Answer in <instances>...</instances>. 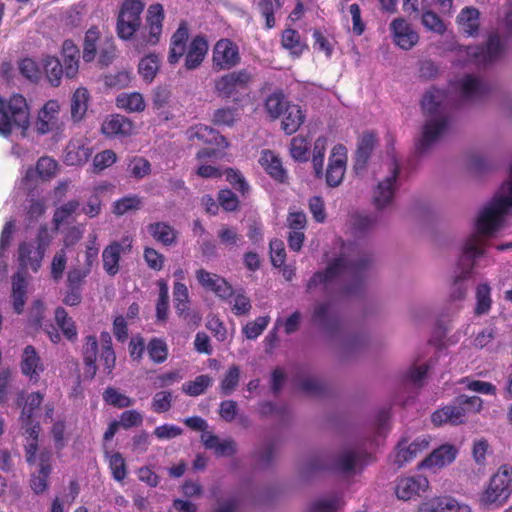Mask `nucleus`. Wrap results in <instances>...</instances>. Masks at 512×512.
I'll use <instances>...</instances> for the list:
<instances>
[{
  "instance_id": "16",
  "label": "nucleus",
  "mask_w": 512,
  "mask_h": 512,
  "mask_svg": "<svg viewBox=\"0 0 512 512\" xmlns=\"http://www.w3.org/2000/svg\"><path fill=\"white\" fill-rule=\"evenodd\" d=\"M389 30L393 43L402 50L412 49L419 41L417 30L403 17L393 19Z\"/></svg>"
},
{
  "instance_id": "55",
  "label": "nucleus",
  "mask_w": 512,
  "mask_h": 512,
  "mask_svg": "<svg viewBox=\"0 0 512 512\" xmlns=\"http://www.w3.org/2000/svg\"><path fill=\"white\" fill-rule=\"evenodd\" d=\"M286 105L284 95L279 91L273 92L265 100V110L272 119L278 118Z\"/></svg>"
},
{
  "instance_id": "10",
  "label": "nucleus",
  "mask_w": 512,
  "mask_h": 512,
  "mask_svg": "<svg viewBox=\"0 0 512 512\" xmlns=\"http://www.w3.org/2000/svg\"><path fill=\"white\" fill-rule=\"evenodd\" d=\"M165 14L161 4H152L148 7L145 27L143 31L135 37L133 47L141 52L148 46H154L159 43Z\"/></svg>"
},
{
  "instance_id": "2",
  "label": "nucleus",
  "mask_w": 512,
  "mask_h": 512,
  "mask_svg": "<svg viewBox=\"0 0 512 512\" xmlns=\"http://www.w3.org/2000/svg\"><path fill=\"white\" fill-rule=\"evenodd\" d=\"M369 262L367 255L354 245H343L340 257L331 262L326 271L316 273L308 283V288L313 289L318 285L329 288L340 284L343 293L352 294L360 285L364 268Z\"/></svg>"
},
{
  "instance_id": "33",
  "label": "nucleus",
  "mask_w": 512,
  "mask_h": 512,
  "mask_svg": "<svg viewBox=\"0 0 512 512\" xmlns=\"http://www.w3.org/2000/svg\"><path fill=\"white\" fill-rule=\"evenodd\" d=\"M115 103L127 113H141L146 108L145 98L139 92H122L116 97Z\"/></svg>"
},
{
  "instance_id": "26",
  "label": "nucleus",
  "mask_w": 512,
  "mask_h": 512,
  "mask_svg": "<svg viewBox=\"0 0 512 512\" xmlns=\"http://www.w3.org/2000/svg\"><path fill=\"white\" fill-rule=\"evenodd\" d=\"M131 248V240L126 237L123 241L113 242L107 246L102 253L103 268L105 272L111 276L119 271V260L121 253Z\"/></svg>"
},
{
  "instance_id": "49",
  "label": "nucleus",
  "mask_w": 512,
  "mask_h": 512,
  "mask_svg": "<svg viewBox=\"0 0 512 512\" xmlns=\"http://www.w3.org/2000/svg\"><path fill=\"white\" fill-rule=\"evenodd\" d=\"M97 339L94 336H88L84 344V362L86 365V374L93 377L96 373L97 359Z\"/></svg>"
},
{
  "instance_id": "64",
  "label": "nucleus",
  "mask_w": 512,
  "mask_h": 512,
  "mask_svg": "<svg viewBox=\"0 0 512 512\" xmlns=\"http://www.w3.org/2000/svg\"><path fill=\"white\" fill-rule=\"evenodd\" d=\"M341 503L337 494L323 497L316 501L312 506V512H336Z\"/></svg>"
},
{
  "instance_id": "57",
  "label": "nucleus",
  "mask_w": 512,
  "mask_h": 512,
  "mask_svg": "<svg viewBox=\"0 0 512 512\" xmlns=\"http://www.w3.org/2000/svg\"><path fill=\"white\" fill-rule=\"evenodd\" d=\"M106 457L109 462L113 478L122 481L126 477V465L123 456L118 452H107Z\"/></svg>"
},
{
  "instance_id": "47",
  "label": "nucleus",
  "mask_w": 512,
  "mask_h": 512,
  "mask_svg": "<svg viewBox=\"0 0 512 512\" xmlns=\"http://www.w3.org/2000/svg\"><path fill=\"white\" fill-rule=\"evenodd\" d=\"M458 89L463 97L470 99L481 95L485 87L478 78L468 75L458 81Z\"/></svg>"
},
{
  "instance_id": "40",
  "label": "nucleus",
  "mask_w": 512,
  "mask_h": 512,
  "mask_svg": "<svg viewBox=\"0 0 512 512\" xmlns=\"http://www.w3.org/2000/svg\"><path fill=\"white\" fill-rule=\"evenodd\" d=\"M42 66L48 82L52 86L58 87L64 75V69L60 60L57 57L47 55L42 59Z\"/></svg>"
},
{
  "instance_id": "59",
  "label": "nucleus",
  "mask_w": 512,
  "mask_h": 512,
  "mask_svg": "<svg viewBox=\"0 0 512 512\" xmlns=\"http://www.w3.org/2000/svg\"><path fill=\"white\" fill-rule=\"evenodd\" d=\"M67 260L65 248H61L54 254L50 265L51 277L54 281H59L62 278L66 269Z\"/></svg>"
},
{
  "instance_id": "60",
  "label": "nucleus",
  "mask_w": 512,
  "mask_h": 512,
  "mask_svg": "<svg viewBox=\"0 0 512 512\" xmlns=\"http://www.w3.org/2000/svg\"><path fill=\"white\" fill-rule=\"evenodd\" d=\"M491 289L488 284H480L476 288V308L475 311L478 315L485 314L489 311L491 306Z\"/></svg>"
},
{
  "instance_id": "12",
  "label": "nucleus",
  "mask_w": 512,
  "mask_h": 512,
  "mask_svg": "<svg viewBox=\"0 0 512 512\" xmlns=\"http://www.w3.org/2000/svg\"><path fill=\"white\" fill-rule=\"evenodd\" d=\"M251 74L243 69L222 75L214 80L215 93L221 98H235L247 89Z\"/></svg>"
},
{
  "instance_id": "44",
  "label": "nucleus",
  "mask_w": 512,
  "mask_h": 512,
  "mask_svg": "<svg viewBox=\"0 0 512 512\" xmlns=\"http://www.w3.org/2000/svg\"><path fill=\"white\" fill-rule=\"evenodd\" d=\"M148 233L163 245H171L176 239V232L170 225L157 222L147 226Z\"/></svg>"
},
{
  "instance_id": "38",
  "label": "nucleus",
  "mask_w": 512,
  "mask_h": 512,
  "mask_svg": "<svg viewBox=\"0 0 512 512\" xmlns=\"http://www.w3.org/2000/svg\"><path fill=\"white\" fill-rule=\"evenodd\" d=\"M58 170L57 162L50 157H42L38 160L36 169L29 168L26 171L24 179L26 181L33 180L37 175L42 180H47L54 177Z\"/></svg>"
},
{
  "instance_id": "62",
  "label": "nucleus",
  "mask_w": 512,
  "mask_h": 512,
  "mask_svg": "<svg viewBox=\"0 0 512 512\" xmlns=\"http://www.w3.org/2000/svg\"><path fill=\"white\" fill-rule=\"evenodd\" d=\"M212 379L207 375H200L193 381L186 382L183 385V391L190 396H198L202 394L210 385Z\"/></svg>"
},
{
  "instance_id": "58",
  "label": "nucleus",
  "mask_w": 512,
  "mask_h": 512,
  "mask_svg": "<svg viewBox=\"0 0 512 512\" xmlns=\"http://www.w3.org/2000/svg\"><path fill=\"white\" fill-rule=\"evenodd\" d=\"M174 305L179 315L188 310L189 293L188 288L181 282H175L173 289Z\"/></svg>"
},
{
  "instance_id": "27",
  "label": "nucleus",
  "mask_w": 512,
  "mask_h": 512,
  "mask_svg": "<svg viewBox=\"0 0 512 512\" xmlns=\"http://www.w3.org/2000/svg\"><path fill=\"white\" fill-rule=\"evenodd\" d=\"M51 458L52 455L48 451H42L39 454L36 452L35 461L30 463V465H38L39 471L38 475L33 474L31 479V488L37 494L44 492L47 489V479L51 472Z\"/></svg>"
},
{
  "instance_id": "13",
  "label": "nucleus",
  "mask_w": 512,
  "mask_h": 512,
  "mask_svg": "<svg viewBox=\"0 0 512 512\" xmlns=\"http://www.w3.org/2000/svg\"><path fill=\"white\" fill-rule=\"evenodd\" d=\"M430 489L426 476L413 475L399 477L395 481V495L399 500L411 501L422 497Z\"/></svg>"
},
{
  "instance_id": "37",
  "label": "nucleus",
  "mask_w": 512,
  "mask_h": 512,
  "mask_svg": "<svg viewBox=\"0 0 512 512\" xmlns=\"http://www.w3.org/2000/svg\"><path fill=\"white\" fill-rule=\"evenodd\" d=\"M305 114L296 104H287L282 120V129L288 135L295 133L304 122Z\"/></svg>"
},
{
  "instance_id": "18",
  "label": "nucleus",
  "mask_w": 512,
  "mask_h": 512,
  "mask_svg": "<svg viewBox=\"0 0 512 512\" xmlns=\"http://www.w3.org/2000/svg\"><path fill=\"white\" fill-rule=\"evenodd\" d=\"M504 51V43L497 35L489 37L486 47H465L460 48V53H465L469 61L476 62L477 64H487L499 56Z\"/></svg>"
},
{
  "instance_id": "35",
  "label": "nucleus",
  "mask_w": 512,
  "mask_h": 512,
  "mask_svg": "<svg viewBox=\"0 0 512 512\" xmlns=\"http://www.w3.org/2000/svg\"><path fill=\"white\" fill-rule=\"evenodd\" d=\"M262 168L275 180L284 181L286 171L283 168L281 159L270 150H263L259 158Z\"/></svg>"
},
{
  "instance_id": "45",
  "label": "nucleus",
  "mask_w": 512,
  "mask_h": 512,
  "mask_svg": "<svg viewBox=\"0 0 512 512\" xmlns=\"http://www.w3.org/2000/svg\"><path fill=\"white\" fill-rule=\"evenodd\" d=\"M376 218L367 213H355L350 216L349 229L354 235H360L368 232L376 224Z\"/></svg>"
},
{
  "instance_id": "1",
  "label": "nucleus",
  "mask_w": 512,
  "mask_h": 512,
  "mask_svg": "<svg viewBox=\"0 0 512 512\" xmlns=\"http://www.w3.org/2000/svg\"><path fill=\"white\" fill-rule=\"evenodd\" d=\"M512 210V166L509 178L503 183L492 201L479 213L474 232L467 238L463 245V254L472 261L471 267L461 269L453 280L452 297L461 299L466 288L463 280L468 279L476 265V259L485 255L487 238L492 237L501 227L503 216Z\"/></svg>"
},
{
  "instance_id": "15",
  "label": "nucleus",
  "mask_w": 512,
  "mask_h": 512,
  "mask_svg": "<svg viewBox=\"0 0 512 512\" xmlns=\"http://www.w3.org/2000/svg\"><path fill=\"white\" fill-rule=\"evenodd\" d=\"M239 48L232 40L223 38L216 42L212 52L213 66L217 70H229L240 63Z\"/></svg>"
},
{
  "instance_id": "50",
  "label": "nucleus",
  "mask_w": 512,
  "mask_h": 512,
  "mask_svg": "<svg viewBox=\"0 0 512 512\" xmlns=\"http://www.w3.org/2000/svg\"><path fill=\"white\" fill-rule=\"evenodd\" d=\"M113 213L122 216L126 213L137 211L142 207V200L137 195L123 197L113 203Z\"/></svg>"
},
{
  "instance_id": "61",
  "label": "nucleus",
  "mask_w": 512,
  "mask_h": 512,
  "mask_svg": "<svg viewBox=\"0 0 512 512\" xmlns=\"http://www.w3.org/2000/svg\"><path fill=\"white\" fill-rule=\"evenodd\" d=\"M270 322L269 316H260L254 321L248 322L242 329L247 339H256L262 334Z\"/></svg>"
},
{
  "instance_id": "21",
  "label": "nucleus",
  "mask_w": 512,
  "mask_h": 512,
  "mask_svg": "<svg viewBox=\"0 0 512 512\" xmlns=\"http://www.w3.org/2000/svg\"><path fill=\"white\" fill-rule=\"evenodd\" d=\"M346 162V147L341 144L335 145L329 158V165L326 173V181L329 186L336 187L342 182L346 171Z\"/></svg>"
},
{
  "instance_id": "23",
  "label": "nucleus",
  "mask_w": 512,
  "mask_h": 512,
  "mask_svg": "<svg viewBox=\"0 0 512 512\" xmlns=\"http://www.w3.org/2000/svg\"><path fill=\"white\" fill-rule=\"evenodd\" d=\"M196 279L206 290L213 292L217 297L228 300L233 294L232 286L221 276L204 269L196 271Z\"/></svg>"
},
{
  "instance_id": "42",
  "label": "nucleus",
  "mask_w": 512,
  "mask_h": 512,
  "mask_svg": "<svg viewBox=\"0 0 512 512\" xmlns=\"http://www.w3.org/2000/svg\"><path fill=\"white\" fill-rule=\"evenodd\" d=\"M160 68V58L155 53L144 56L138 65V72L146 83H151Z\"/></svg>"
},
{
  "instance_id": "36",
  "label": "nucleus",
  "mask_w": 512,
  "mask_h": 512,
  "mask_svg": "<svg viewBox=\"0 0 512 512\" xmlns=\"http://www.w3.org/2000/svg\"><path fill=\"white\" fill-rule=\"evenodd\" d=\"M479 11L474 7L463 8L457 16L460 30L467 36H476L479 30Z\"/></svg>"
},
{
  "instance_id": "39",
  "label": "nucleus",
  "mask_w": 512,
  "mask_h": 512,
  "mask_svg": "<svg viewBox=\"0 0 512 512\" xmlns=\"http://www.w3.org/2000/svg\"><path fill=\"white\" fill-rule=\"evenodd\" d=\"M28 279L23 272H18L12 279V297L14 310L21 313L26 301Z\"/></svg>"
},
{
  "instance_id": "8",
  "label": "nucleus",
  "mask_w": 512,
  "mask_h": 512,
  "mask_svg": "<svg viewBox=\"0 0 512 512\" xmlns=\"http://www.w3.org/2000/svg\"><path fill=\"white\" fill-rule=\"evenodd\" d=\"M52 235L46 227H41L34 241H23L18 248V261L21 269L37 272L45 252L52 242Z\"/></svg>"
},
{
  "instance_id": "24",
  "label": "nucleus",
  "mask_w": 512,
  "mask_h": 512,
  "mask_svg": "<svg viewBox=\"0 0 512 512\" xmlns=\"http://www.w3.org/2000/svg\"><path fill=\"white\" fill-rule=\"evenodd\" d=\"M101 131L110 138H125L134 133L135 125L132 120L124 115L112 114L104 119Z\"/></svg>"
},
{
  "instance_id": "48",
  "label": "nucleus",
  "mask_w": 512,
  "mask_h": 512,
  "mask_svg": "<svg viewBox=\"0 0 512 512\" xmlns=\"http://www.w3.org/2000/svg\"><path fill=\"white\" fill-rule=\"evenodd\" d=\"M423 27L437 35H443L447 30V25L438 14L432 10H424L421 15Z\"/></svg>"
},
{
  "instance_id": "32",
  "label": "nucleus",
  "mask_w": 512,
  "mask_h": 512,
  "mask_svg": "<svg viewBox=\"0 0 512 512\" xmlns=\"http://www.w3.org/2000/svg\"><path fill=\"white\" fill-rule=\"evenodd\" d=\"M91 154V148L83 140H72L66 147L64 161L71 166L83 165Z\"/></svg>"
},
{
  "instance_id": "53",
  "label": "nucleus",
  "mask_w": 512,
  "mask_h": 512,
  "mask_svg": "<svg viewBox=\"0 0 512 512\" xmlns=\"http://www.w3.org/2000/svg\"><path fill=\"white\" fill-rule=\"evenodd\" d=\"M55 321L59 328H61L64 336L73 340L77 336V330L72 318L68 317L64 308L58 307L55 311Z\"/></svg>"
},
{
  "instance_id": "7",
  "label": "nucleus",
  "mask_w": 512,
  "mask_h": 512,
  "mask_svg": "<svg viewBox=\"0 0 512 512\" xmlns=\"http://www.w3.org/2000/svg\"><path fill=\"white\" fill-rule=\"evenodd\" d=\"M97 53L99 63L107 66L115 58L116 47L111 36L102 35L97 27H91L85 33L82 58L85 62H91Z\"/></svg>"
},
{
  "instance_id": "46",
  "label": "nucleus",
  "mask_w": 512,
  "mask_h": 512,
  "mask_svg": "<svg viewBox=\"0 0 512 512\" xmlns=\"http://www.w3.org/2000/svg\"><path fill=\"white\" fill-rule=\"evenodd\" d=\"M338 465L345 473L355 472L358 468L362 467L361 451L355 449L345 450L339 458Z\"/></svg>"
},
{
  "instance_id": "22",
  "label": "nucleus",
  "mask_w": 512,
  "mask_h": 512,
  "mask_svg": "<svg viewBox=\"0 0 512 512\" xmlns=\"http://www.w3.org/2000/svg\"><path fill=\"white\" fill-rule=\"evenodd\" d=\"M20 369L31 383L39 382L40 375L45 370V365L33 346L28 345L24 348L20 359Z\"/></svg>"
},
{
  "instance_id": "52",
  "label": "nucleus",
  "mask_w": 512,
  "mask_h": 512,
  "mask_svg": "<svg viewBox=\"0 0 512 512\" xmlns=\"http://www.w3.org/2000/svg\"><path fill=\"white\" fill-rule=\"evenodd\" d=\"M170 96V91L165 87H156L152 92V108L165 120L169 119V115L163 109L168 105Z\"/></svg>"
},
{
  "instance_id": "29",
  "label": "nucleus",
  "mask_w": 512,
  "mask_h": 512,
  "mask_svg": "<svg viewBox=\"0 0 512 512\" xmlns=\"http://www.w3.org/2000/svg\"><path fill=\"white\" fill-rule=\"evenodd\" d=\"M91 102V95L87 88L78 87L70 97V113L73 122L82 121L87 114Z\"/></svg>"
},
{
  "instance_id": "6",
  "label": "nucleus",
  "mask_w": 512,
  "mask_h": 512,
  "mask_svg": "<svg viewBox=\"0 0 512 512\" xmlns=\"http://www.w3.org/2000/svg\"><path fill=\"white\" fill-rule=\"evenodd\" d=\"M43 398L44 395L40 392H33L29 394L22 406L20 415V422L26 436V460L30 463L34 462L36 458V443L40 431V426L38 423H34L33 416L35 411L41 405Z\"/></svg>"
},
{
  "instance_id": "41",
  "label": "nucleus",
  "mask_w": 512,
  "mask_h": 512,
  "mask_svg": "<svg viewBox=\"0 0 512 512\" xmlns=\"http://www.w3.org/2000/svg\"><path fill=\"white\" fill-rule=\"evenodd\" d=\"M101 342V354L99 358V362L104 366V371L106 374H111L116 361L115 353L112 349V340L111 336L107 332H102L100 335Z\"/></svg>"
},
{
  "instance_id": "14",
  "label": "nucleus",
  "mask_w": 512,
  "mask_h": 512,
  "mask_svg": "<svg viewBox=\"0 0 512 512\" xmlns=\"http://www.w3.org/2000/svg\"><path fill=\"white\" fill-rule=\"evenodd\" d=\"M388 175L378 182L373 191V201L378 208H386L391 205L396 191V180L399 167L394 159L386 164Z\"/></svg>"
},
{
  "instance_id": "17",
  "label": "nucleus",
  "mask_w": 512,
  "mask_h": 512,
  "mask_svg": "<svg viewBox=\"0 0 512 512\" xmlns=\"http://www.w3.org/2000/svg\"><path fill=\"white\" fill-rule=\"evenodd\" d=\"M60 103L58 100H49L39 110L34 122V128L38 134L44 135L57 131L61 127Z\"/></svg>"
},
{
  "instance_id": "3",
  "label": "nucleus",
  "mask_w": 512,
  "mask_h": 512,
  "mask_svg": "<svg viewBox=\"0 0 512 512\" xmlns=\"http://www.w3.org/2000/svg\"><path fill=\"white\" fill-rule=\"evenodd\" d=\"M445 100V92L439 89L427 91L423 96L422 109L427 119L417 140L418 151H426L446 132L449 121Z\"/></svg>"
},
{
  "instance_id": "4",
  "label": "nucleus",
  "mask_w": 512,
  "mask_h": 512,
  "mask_svg": "<svg viewBox=\"0 0 512 512\" xmlns=\"http://www.w3.org/2000/svg\"><path fill=\"white\" fill-rule=\"evenodd\" d=\"M30 125V109L25 97L14 94L0 97V135L8 136L19 131L25 136Z\"/></svg>"
},
{
  "instance_id": "5",
  "label": "nucleus",
  "mask_w": 512,
  "mask_h": 512,
  "mask_svg": "<svg viewBox=\"0 0 512 512\" xmlns=\"http://www.w3.org/2000/svg\"><path fill=\"white\" fill-rule=\"evenodd\" d=\"M512 495V466L501 465L490 477L479 495V504L486 508L502 507Z\"/></svg>"
},
{
  "instance_id": "56",
  "label": "nucleus",
  "mask_w": 512,
  "mask_h": 512,
  "mask_svg": "<svg viewBox=\"0 0 512 512\" xmlns=\"http://www.w3.org/2000/svg\"><path fill=\"white\" fill-rule=\"evenodd\" d=\"M326 147L327 139L325 137L321 136L315 140L312 150V163L316 176L322 174Z\"/></svg>"
},
{
  "instance_id": "19",
  "label": "nucleus",
  "mask_w": 512,
  "mask_h": 512,
  "mask_svg": "<svg viewBox=\"0 0 512 512\" xmlns=\"http://www.w3.org/2000/svg\"><path fill=\"white\" fill-rule=\"evenodd\" d=\"M458 448L453 444H443L434 449L419 464L418 469H426L436 473L454 462L458 455Z\"/></svg>"
},
{
  "instance_id": "30",
  "label": "nucleus",
  "mask_w": 512,
  "mask_h": 512,
  "mask_svg": "<svg viewBox=\"0 0 512 512\" xmlns=\"http://www.w3.org/2000/svg\"><path fill=\"white\" fill-rule=\"evenodd\" d=\"M466 421L462 406L456 403L447 405L432 414V422L436 426L444 424L459 425Z\"/></svg>"
},
{
  "instance_id": "31",
  "label": "nucleus",
  "mask_w": 512,
  "mask_h": 512,
  "mask_svg": "<svg viewBox=\"0 0 512 512\" xmlns=\"http://www.w3.org/2000/svg\"><path fill=\"white\" fill-rule=\"evenodd\" d=\"M208 52V43L204 37L193 38L187 49L185 67L188 70L196 69L204 61Z\"/></svg>"
},
{
  "instance_id": "34",
  "label": "nucleus",
  "mask_w": 512,
  "mask_h": 512,
  "mask_svg": "<svg viewBox=\"0 0 512 512\" xmlns=\"http://www.w3.org/2000/svg\"><path fill=\"white\" fill-rule=\"evenodd\" d=\"M201 440L207 449L214 450L218 456H230L236 452V443L232 439H220L210 432H204Z\"/></svg>"
},
{
  "instance_id": "63",
  "label": "nucleus",
  "mask_w": 512,
  "mask_h": 512,
  "mask_svg": "<svg viewBox=\"0 0 512 512\" xmlns=\"http://www.w3.org/2000/svg\"><path fill=\"white\" fill-rule=\"evenodd\" d=\"M103 398L106 403L118 408H125L134 404V401L131 398L111 387L105 390Z\"/></svg>"
},
{
  "instance_id": "25",
  "label": "nucleus",
  "mask_w": 512,
  "mask_h": 512,
  "mask_svg": "<svg viewBox=\"0 0 512 512\" xmlns=\"http://www.w3.org/2000/svg\"><path fill=\"white\" fill-rule=\"evenodd\" d=\"M430 440V436L423 435L415 438L410 444L401 441L398 444L395 462L399 466H403L405 463L412 461L429 448Z\"/></svg>"
},
{
  "instance_id": "11",
  "label": "nucleus",
  "mask_w": 512,
  "mask_h": 512,
  "mask_svg": "<svg viewBox=\"0 0 512 512\" xmlns=\"http://www.w3.org/2000/svg\"><path fill=\"white\" fill-rule=\"evenodd\" d=\"M186 135L189 140H198L204 143L215 144L216 148H204L197 153V158L202 161L205 158L217 159L221 152L227 148L228 142L217 131L203 124H198L187 130Z\"/></svg>"
},
{
  "instance_id": "28",
  "label": "nucleus",
  "mask_w": 512,
  "mask_h": 512,
  "mask_svg": "<svg viewBox=\"0 0 512 512\" xmlns=\"http://www.w3.org/2000/svg\"><path fill=\"white\" fill-rule=\"evenodd\" d=\"M62 67L68 79H75L79 72L80 51L72 40H65L61 50Z\"/></svg>"
},
{
  "instance_id": "9",
  "label": "nucleus",
  "mask_w": 512,
  "mask_h": 512,
  "mask_svg": "<svg viewBox=\"0 0 512 512\" xmlns=\"http://www.w3.org/2000/svg\"><path fill=\"white\" fill-rule=\"evenodd\" d=\"M144 7L145 4L141 0H125L121 4L116 22V32L120 39L134 41L142 23L141 14Z\"/></svg>"
},
{
  "instance_id": "51",
  "label": "nucleus",
  "mask_w": 512,
  "mask_h": 512,
  "mask_svg": "<svg viewBox=\"0 0 512 512\" xmlns=\"http://www.w3.org/2000/svg\"><path fill=\"white\" fill-rule=\"evenodd\" d=\"M289 152L291 157L298 162H306L309 158V141L298 135L292 138Z\"/></svg>"
},
{
  "instance_id": "43",
  "label": "nucleus",
  "mask_w": 512,
  "mask_h": 512,
  "mask_svg": "<svg viewBox=\"0 0 512 512\" xmlns=\"http://www.w3.org/2000/svg\"><path fill=\"white\" fill-rule=\"evenodd\" d=\"M281 45L294 57L300 56L306 49L305 42L301 39L299 33L293 29H286L283 31Z\"/></svg>"
},
{
  "instance_id": "54",
  "label": "nucleus",
  "mask_w": 512,
  "mask_h": 512,
  "mask_svg": "<svg viewBox=\"0 0 512 512\" xmlns=\"http://www.w3.org/2000/svg\"><path fill=\"white\" fill-rule=\"evenodd\" d=\"M228 299L232 312L237 316L248 314L252 308L249 297L242 291L233 290V294Z\"/></svg>"
},
{
  "instance_id": "20",
  "label": "nucleus",
  "mask_w": 512,
  "mask_h": 512,
  "mask_svg": "<svg viewBox=\"0 0 512 512\" xmlns=\"http://www.w3.org/2000/svg\"><path fill=\"white\" fill-rule=\"evenodd\" d=\"M417 512H472L467 503L452 496H434L421 502Z\"/></svg>"
}]
</instances>
